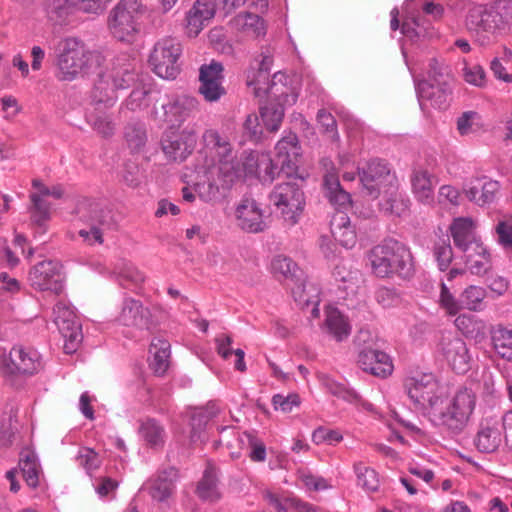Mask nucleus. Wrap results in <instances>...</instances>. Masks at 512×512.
Instances as JSON below:
<instances>
[{
  "label": "nucleus",
  "instance_id": "obj_1",
  "mask_svg": "<svg viewBox=\"0 0 512 512\" xmlns=\"http://www.w3.org/2000/svg\"><path fill=\"white\" fill-rule=\"evenodd\" d=\"M206 157L205 165L198 171L203 179L198 181L194 189L201 200L210 202L219 196L220 186L229 187L237 180V173L233 166V149L226 137L218 131L208 129L202 136Z\"/></svg>",
  "mask_w": 512,
  "mask_h": 512
},
{
  "label": "nucleus",
  "instance_id": "obj_2",
  "mask_svg": "<svg viewBox=\"0 0 512 512\" xmlns=\"http://www.w3.org/2000/svg\"><path fill=\"white\" fill-rule=\"evenodd\" d=\"M466 26L477 43L489 45L512 31V1L495 0L471 8L466 16Z\"/></svg>",
  "mask_w": 512,
  "mask_h": 512
},
{
  "label": "nucleus",
  "instance_id": "obj_3",
  "mask_svg": "<svg viewBox=\"0 0 512 512\" xmlns=\"http://www.w3.org/2000/svg\"><path fill=\"white\" fill-rule=\"evenodd\" d=\"M477 396L467 387L457 388L450 396L443 394V404L433 409L431 422L450 435L461 434L476 409Z\"/></svg>",
  "mask_w": 512,
  "mask_h": 512
},
{
  "label": "nucleus",
  "instance_id": "obj_4",
  "mask_svg": "<svg viewBox=\"0 0 512 512\" xmlns=\"http://www.w3.org/2000/svg\"><path fill=\"white\" fill-rule=\"evenodd\" d=\"M372 273L380 278L397 275L410 278L414 273L413 257L410 249L395 239L384 240L367 254Z\"/></svg>",
  "mask_w": 512,
  "mask_h": 512
},
{
  "label": "nucleus",
  "instance_id": "obj_5",
  "mask_svg": "<svg viewBox=\"0 0 512 512\" xmlns=\"http://www.w3.org/2000/svg\"><path fill=\"white\" fill-rule=\"evenodd\" d=\"M145 12L143 0H120L107 17L111 36L120 42L133 43L140 34V18Z\"/></svg>",
  "mask_w": 512,
  "mask_h": 512
},
{
  "label": "nucleus",
  "instance_id": "obj_6",
  "mask_svg": "<svg viewBox=\"0 0 512 512\" xmlns=\"http://www.w3.org/2000/svg\"><path fill=\"white\" fill-rule=\"evenodd\" d=\"M451 76L447 67L432 59L429 63L428 78L416 85L419 103L422 109L428 104L437 109L447 107L451 88Z\"/></svg>",
  "mask_w": 512,
  "mask_h": 512
},
{
  "label": "nucleus",
  "instance_id": "obj_7",
  "mask_svg": "<svg viewBox=\"0 0 512 512\" xmlns=\"http://www.w3.org/2000/svg\"><path fill=\"white\" fill-rule=\"evenodd\" d=\"M72 214L89 227V229L79 230V235L84 241L91 245L103 243V232L113 224L112 212L106 205L84 198L77 201Z\"/></svg>",
  "mask_w": 512,
  "mask_h": 512
},
{
  "label": "nucleus",
  "instance_id": "obj_8",
  "mask_svg": "<svg viewBox=\"0 0 512 512\" xmlns=\"http://www.w3.org/2000/svg\"><path fill=\"white\" fill-rule=\"evenodd\" d=\"M286 76L283 73H275L273 75L271 86L268 89L270 97H274L277 104H269L261 107L260 114L262 121L271 132L279 130L284 117V106H291L296 103L298 94L293 89L287 87L285 84H279Z\"/></svg>",
  "mask_w": 512,
  "mask_h": 512
},
{
  "label": "nucleus",
  "instance_id": "obj_9",
  "mask_svg": "<svg viewBox=\"0 0 512 512\" xmlns=\"http://www.w3.org/2000/svg\"><path fill=\"white\" fill-rule=\"evenodd\" d=\"M269 198L288 225L293 226L298 223L305 206V197L296 182L277 184Z\"/></svg>",
  "mask_w": 512,
  "mask_h": 512
},
{
  "label": "nucleus",
  "instance_id": "obj_10",
  "mask_svg": "<svg viewBox=\"0 0 512 512\" xmlns=\"http://www.w3.org/2000/svg\"><path fill=\"white\" fill-rule=\"evenodd\" d=\"M102 61L101 53L88 50L76 38H66V81L84 77L97 69Z\"/></svg>",
  "mask_w": 512,
  "mask_h": 512
},
{
  "label": "nucleus",
  "instance_id": "obj_11",
  "mask_svg": "<svg viewBox=\"0 0 512 512\" xmlns=\"http://www.w3.org/2000/svg\"><path fill=\"white\" fill-rule=\"evenodd\" d=\"M409 398L426 409L429 420L433 409L443 404L444 390L433 374H422L408 379L405 383Z\"/></svg>",
  "mask_w": 512,
  "mask_h": 512
},
{
  "label": "nucleus",
  "instance_id": "obj_12",
  "mask_svg": "<svg viewBox=\"0 0 512 512\" xmlns=\"http://www.w3.org/2000/svg\"><path fill=\"white\" fill-rule=\"evenodd\" d=\"M181 52V44L176 38H163L154 45L149 63L159 77L175 79L179 73L177 61Z\"/></svg>",
  "mask_w": 512,
  "mask_h": 512
},
{
  "label": "nucleus",
  "instance_id": "obj_13",
  "mask_svg": "<svg viewBox=\"0 0 512 512\" xmlns=\"http://www.w3.org/2000/svg\"><path fill=\"white\" fill-rule=\"evenodd\" d=\"M233 166L237 173V180L241 178L256 177L261 182H272L278 169L277 162L274 163L270 154L260 152H249L241 161H237L233 154Z\"/></svg>",
  "mask_w": 512,
  "mask_h": 512
},
{
  "label": "nucleus",
  "instance_id": "obj_14",
  "mask_svg": "<svg viewBox=\"0 0 512 512\" xmlns=\"http://www.w3.org/2000/svg\"><path fill=\"white\" fill-rule=\"evenodd\" d=\"M438 352L447 364L458 374L470 369L471 354L466 342L452 332L444 333L438 343Z\"/></svg>",
  "mask_w": 512,
  "mask_h": 512
},
{
  "label": "nucleus",
  "instance_id": "obj_15",
  "mask_svg": "<svg viewBox=\"0 0 512 512\" xmlns=\"http://www.w3.org/2000/svg\"><path fill=\"white\" fill-rule=\"evenodd\" d=\"M4 372L15 376H30L41 368L39 353L31 348L21 345L14 346L8 355L3 357Z\"/></svg>",
  "mask_w": 512,
  "mask_h": 512
},
{
  "label": "nucleus",
  "instance_id": "obj_16",
  "mask_svg": "<svg viewBox=\"0 0 512 512\" xmlns=\"http://www.w3.org/2000/svg\"><path fill=\"white\" fill-rule=\"evenodd\" d=\"M62 268L59 261H41L31 268L29 282L37 290L59 294L63 290Z\"/></svg>",
  "mask_w": 512,
  "mask_h": 512
},
{
  "label": "nucleus",
  "instance_id": "obj_17",
  "mask_svg": "<svg viewBox=\"0 0 512 512\" xmlns=\"http://www.w3.org/2000/svg\"><path fill=\"white\" fill-rule=\"evenodd\" d=\"M32 187L35 191L30 193L31 206L29 207V213L31 220L41 225L50 217L52 209L50 199H60L63 192L60 187H48L39 179L32 181Z\"/></svg>",
  "mask_w": 512,
  "mask_h": 512
},
{
  "label": "nucleus",
  "instance_id": "obj_18",
  "mask_svg": "<svg viewBox=\"0 0 512 512\" xmlns=\"http://www.w3.org/2000/svg\"><path fill=\"white\" fill-rule=\"evenodd\" d=\"M223 66L219 62L212 61L204 64L199 69V93L207 102H216L226 94L223 86Z\"/></svg>",
  "mask_w": 512,
  "mask_h": 512
},
{
  "label": "nucleus",
  "instance_id": "obj_19",
  "mask_svg": "<svg viewBox=\"0 0 512 512\" xmlns=\"http://www.w3.org/2000/svg\"><path fill=\"white\" fill-rule=\"evenodd\" d=\"M197 134L193 129L165 134L161 140L164 154L173 161H184L194 150Z\"/></svg>",
  "mask_w": 512,
  "mask_h": 512
},
{
  "label": "nucleus",
  "instance_id": "obj_20",
  "mask_svg": "<svg viewBox=\"0 0 512 512\" xmlns=\"http://www.w3.org/2000/svg\"><path fill=\"white\" fill-rule=\"evenodd\" d=\"M161 109L162 115L159 117L166 123L175 125L193 116L199 110V102L188 95L167 97L161 103Z\"/></svg>",
  "mask_w": 512,
  "mask_h": 512
},
{
  "label": "nucleus",
  "instance_id": "obj_21",
  "mask_svg": "<svg viewBox=\"0 0 512 512\" xmlns=\"http://www.w3.org/2000/svg\"><path fill=\"white\" fill-rule=\"evenodd\" d=\"M237 226L248 233H260L266 230L263 211L252 198H243L235 208Z\"/></svg>",
  "mask_w": 512,
  "mask_h": 512
},
{
  "label": "nucleus",
  "instance_id": "obj_22",
  "mask_svg": "<svg viewBox=\"0 0 512 512\" xmlns=\"http://www.w3.org/2000/svg\"><path fill=\"white\" fill-rule=\"evenodd\" d=\"M499 190L500 183L486 176L472 179L463 188L469 201L481 207L493 203Z\"/></svg>",
  "mask_w": 512,
  "mask_h": 512
},
{
  "label": "nucleus",
  "instance_id": "obj_23",
  "mask_svg": "<svg viewBox=\"0 0 512 512\" xmlns=\"http://www.w3.org/2000/svg\"><path fill=\"white\" fill-rule=\"evenodd\" d=\"M358 365L363 371L381 378L391 375L394 368L390 356L379 348L360 349Z\"/></svg>",
  "mask_w": 512,
  "mask_h": 512
},
{
  "label": "nucleus",
  "instance_id": "obj_24",
  "mask_svg": "<svg viewBox=\"0 0 512 512\" xmlns=\"http://www.w3.org/2000/svg\"><path fill=\"white\" fill-rule=\"evenodd\" d=\"M360 180L367 189L369 195H373L380 187L387 182H393L388 164L380 159H372L359 172Z\"/></svg>",
  "mask_w": 512,
  "mask_h": 512
},
{
  "label": "nucleus",
  "instance_id": "obj_25",
  "mask_svg": "<svg viewBox=\"0 0 512 512\" xmlns=\"http://www.w3.org/2000/svg\"><path fill=\"white\" fill-rule=\"evenodd\" d=\"M276 161L280 165V172L290 176L296 169V159L299 155L297 135L289 132L285 134L276 144Z\"/></svg>",
  "mask_w": 512,
  "mask_h": 512
},
{
  "label": "nucleus",
  "instance_id": "obj_26",
  "mask_svg": "<svg viewBox=\"0 0 512 512\" xmlns=\"http://www.w3.org/2000/svg\"><path fill=\"white\" fill-rule=\"evenodd\" d=\"M502 442L501 422L496 418H486L480 423L474 443L482 453H492Z\"/></svg>",
  "mask_w": 512,
  "mask_h": 512
},
{
  "label": "nucleus",
  "instance_id": "obj_27",
  "mask_svg": "<svg viewBox=\"0 0 512 512\" xmlns=\"http://www.w3.org/2000/svg\"><path fill=\"white\" fill-rule=\"evenodd\" d=\"M106 70L98 73L91 91V99L94 104V110H98L103 105L105 108L112 107L117 99V91L122 90L116 86L115 81L108 76Z\"/></svg>",
  "mask_w": 512,
  "mask_h": 512
},
{
  "label": "nucleus",
  "instance_id": "obj_28",
  "mask_svg": "<svg viewBox=\"0 0 512 512\" xmlns=\"http://www.w3.org/2000/svg\"><path fill=\"white\" fill-rule=\"evenodd\" d=\"M108 76L115 81L116 86L127 89L136 80V65L134 59L127 54H120L113 59L110 66L105 69Z\"/></svg>",
  "mask_w": 512,
  "mask_h": 512
},
{
  "label": "nucleus",
  "instance_id": "obj_29",
  "mask_svg": "<svg viewBox=\"0 0 512 512\" xmlns=\"http://www.w3.org/2000/svg\"><path fill=\"white\" fill-rule=\"evenodd\" d=\"M215 5L208 0H197L186 14V33L196 37L206 23L214 17Z\"/></svg>",
  "mask_w": 512,
  "mask_h": 512
},
{
  "label": "nucleus",
  "instance_id": "obj_30",
  "mask_svg": "<svg viewBox=\"0 0 512 512\" xmlns=\"http://www.w3.org/2000/svg\"><path fill=\"white\" fill-rule=\"evenodd\" d=\"M379 207L385 214L403 217L409 212L410 200L399 191L395 183L389 182L386 190L381 194Z\"/></svg>",
  "mask_w": 512,
  "mask_h": 512
},
{
  "label": "nucleus",
  "instance_id": "obj_31",
  "mask_svg": "<svg viewBox=\"0 0 512 512\" xmlns=\"http://www.w3.org/2000/svg\"><path fill=\"white\" fill-rule=\"evenodd\" d=\"M117 321L127 327L146 328L149 322V311L142 303L133 298H125Z\"/></svg>",
  "mask_w": 512,
  "mask_h": 512
},
{
  "label": "nucleus",
  "instance_id": "obj_32",
  "mask_svg": "<svg viewBox=\"0 0 512 512\" xmlns=\"http://www.w3.org/2000/svg\"><path fill=\"white\" fill-rule=\"evenodd\" d=\"M330 230L334 239L345 248L355 246L357 238L354 227L351 225L349 216L338 210L335 212L330 221Z\"/></svg>",
  "mask_w": 512,
  "mask_h": 512
},
{
  "label": "nucleus",
  "instance_id": "obj_33",
  "mask_svg": "<svg viewBox=\"0 0 512 512\" xmlns=\"http://www.w3.org/2000/svg\"><path fill=\"white\" fill-rule=\"evenodd\" d=\"M199 499L206 502H216L222 497L219 485L217 469L212 465H207L203 475L195 490Z\"/></svg>",
  "mask_w": 512,
  "mask_h": 512
},
{
  "label": "nucleus",
  "instance_id": "obj_34",
  "mask_svg": "<svg viewBox=\"0 0 512 512\" xmlns=\"http://www.w3.org/2000/svg\"><path fill=\"white\" fill-rule=\"evenodd\" d=\"M411 186L414 197L425 205L434 202V189L436 182L433 176L426 170H415L411 175Z\"/></svg>",
  "mask_w": 512,
  "mask_h": 512
},
{
  "label": "nucleus",
  "instance_id": "obj_35",
  "mask_svg": "<svg viewBox=\"0 0 512 512\" xmlns=\"http://www.w3.org/2000/svg\"><path fill=\"white\" fill-rule=\"evenodd\" d=\"M177 479L178 471L174 467L159 471L150 488L151 497L159 502L168 499L174 493Z\"/></svg>",
  "mask_w": 512,
  "mask_h": 512
},
{
  "label": "nucleus",
  "instance_id": "obj_36",
  "mask_svg": "<svg viewBox=\"0 0 512 512\" xmlns=\"http://www.w3.org/2000/svg\"><path fill=\"white\" fill-rule=\"evenodd\" d=\"M450 230L454 245L462 252L471 248L473 244L480 243L475 237L474 223L470 218L455 219Z\"/></svg>",
  "mask_w": 512,
  "mask_h": 512
},
{
  "label": "nucleus",
  "instance_id": "obj_37",
  "mask_svg": "<svg viewBox=\"0 0 512 512\" xmlns=\"http://www.w3.org/2000/svg\"><path fill=\"white\" fill-rule=\"evenodd\" d=\"M322 329L336 341H343L351 333V326L347 318L337 309L328 307Z\"/></svg>",
  "mask_w": 512,
  "mask_h": 512
},
{
  "label": "nucleus",
  "instance_id": "obj_38",
  "mask_svg": "<svg viewBox=\"0 0 512 512\" xmlns=\"http://www.w3.org/2000/svg\"><path fill=\"white\" fill-rule=\"evenodd\" d=\"M467 269L475 275H483L490 268V253L483 243L473 244L463 252Z\"/></svg>",
  "mask_w": 512,
  "mask_h": 512
},
{
  "label": "nucleus",
  "instance_id": "obj_39",
  "mask_svg": "<svg viewBox=\"0 0 512 512\" xmlns=\"http://www.w3.org/2000/svg\"><path fill=\"white\" fill-rule=\"evenodd\" d=\"M19 469L29 487L36 488L39 486L42 469L34 451L30 449H23L21 451Z\"/></svg>",
  "mask_w": 512,
  "mask_h": 512
},
{
  "label": "nucleus",
  "instance_id": "obj_40",
  "mask_svg": "<svg viewBox=\"0 0 512 512\" xmlns=\"http://www.w3.org/2000/svg\"><path fill=\"white\" fill-rule=\"evenodd\" d=\"M83 342L82 321L66 306V354L78 351Z\"/></svg>",
  "mask_w": 512,
  "mask_h": 512
},
{
  "label": "nucleus",
  "instance_id": "obj_41",
  "mask_svg": "<svg viewBox=\"0 0 512 512\" xmlns=\"http://www.w3.org/2000/svg\"><path fill=\"white\" fill-rule=\"evenodd\" d=\"M324 190L325 196L331 204L340 209L350 205V194L342 189L336 173L329 171L328 169L324 176Z\"/></svg>",
  "mask_w": 512,
  "mask_h": 512
},
{
  "label": "nucleus",
  "instance_id": "obj_42",
  "mask_svg": "<svg viewBox=\"0 0 512 512\" xmlns=\"http://www.w3.org/2000/svg\"><path fill=\"white\" fill-rule=\"evenodd\" d=\"M317 378L320 384L336 397L342 398L347 402L357 404L360 400L359 395L352 389L346 388L343 384L335 381L331 376L325 373H318ZM366 410H372V404L360 403Z\"/></svg>",
  "mask_w": 512,
  "mask_h": 512
},
{
  "label": "nucleus",
  "instance_id": "obj_43",
  "mask_svg": "<svg viewBox=\"0 0 512 512\" xmlns=\"http://www.w3.org/2000/svg\"><path fill=\"white\" fill-rule=\"evenodd\" d=\"M490 334L494 351L502 359L512 361V329L499 324L491 329Z\"/></svg>",
  "mask_w": 512,
  "mask_h": 512
},
{
  "label": "nucleus",
  "instance_id": "obj_44",
  "mask_svg": "<svg viewBox=\"0 0 512 512\" xmlns=\"http://www.w3.org/2000/svg\"><path fill=\"white\" fill-rule=\"evenodd\" d=\"M455 327L468 338L483 337L486 330V323L484 320L475 315L463 313L456 317L454 320Z\"/></svg>",
  "mask_w": 512,
  "mask_h": 512
},
{
  "label": "nucleus",
  "instance_id": "obj_45",
  "mask_svg": "<svg viewBox=\"0 0 512 512\" xmlns=\"http://www.w3.org/2000/svg\"><path fill=\"white\" fill-rule=\"evenodd\" d=\"M152 360L151 369L158 375H163L169 367L170 344L166 340H153L150 346Z\"/></svg>",
  "mask_w": 512,
  "mask_h": 512
},
{
  "label": "nucleus",
  "instance_id": "obj_46",
  "mask_svg": "<svg viewBox=\"0 0 512 512\" xmlns=\"http://www.w3.org/2000/svg\"><path fill=\"white\" fill-rule=\"evenodd\" d=\"M139 434L146 444L152 448L162 447L165 443V430L155 419L148 418L142 421Z\"/></svg>",
  "mask_w": 512,
  "mask_h": 512
},
{
  "label": "nucleus",
  "instance_id": "obj_47",
  "mask_svg": "<svg viewBox=\"0 0 512 512\" xmlns=\"http://www.w3.org/2000/svg\"><path fill=\"white\" fill-rule=\"evenodd\" d=\"M353 471L356 475L357 485L368 493L379 490L380 478L378 472L372 467L366 466L363 462H355Z\"/></svg>",
  "mask_w": 512,
  "mask_h": 512
},
{
  "label": "nucleus",
  "instance_id": "obj_48",
  "mask_svg": "<svg viewBox=\"0 0 512 512\" xmlns=\"http://www.w3.org/2000/svg\"><path fill=\"white\" fill-rule=\"evenodd\" d=\"M270 270L272 274L278 279H290L295 280V286L300 283H304L297 276L299 268L297 264L289 257L284 255L275 256L270 264Z\"/></svg>",
  "mask_w": 512,
  "mask_h": 512
},
{
  "label": "nucleus",
  "instance_id": "obj_49",
  "mask_svg": "<svg viewBox=\"0 0 512 512\" xmlns=\"http://www.w3.org/2000/svg\"><path fill=\"white\" fill-rule=\"evenodd\" d=\"M292 295L296 302L302 306L313 305L311 315L314 318H318L320 315L318 291L310 283H300L292 288Z\"/></svg>",
  "mask_w": 512,
  "mask_h": 512
},
{
  "label": "nucleus",
  "instance_id": "obj_50",
  "mask_svg": "<svg viewBox=\"0 0 512 512\" xmlns=\"http://www.w3.org/2000/svg\"><path fill=\"white\" fill-rule=\"evenodd\" d=\"M219 413V407L215 402H209L204 408L196 410L191 418V441L196 442L200 439V432L206 424Z\"/></svg>",
  "mask_w": 512,
  "mask_h": 512
},
{
  "label": "nucleus",
  "instance_id": "obj_51",
  "mask_svg": "<svg viewBox=\"0 0 512 512\" xmlns=\"http://www.w3.org/2000/svg\"><path fill=\"white\" fill-rule=\"evenodd\" d=\"M233 26L244 32L250 33L255 37L262 36L266 33L264 20L253 13H240L232 19Z\"/></svg>",
  "mask_w": 512,
  "mask_h": 512
},
{
  "label": "nucleus",
  "instance_id": "obj_52",
  "mask_svg": "<svg viewBox=\"0 0 512 512\" xmlns=\"http://www.w3.org/2000/svg\"><path fill=\"white\" fill-rule=\"evenodd\" d=\"M486 296V290L483 287L476 285L466 287L460 294L463 309L474 312L481 311Z\"/></svg>",
  "mask_w": 512,
  "mask_h": 512
},
{
  "label": "nucleus",
  "instance_id": "obj_53",
  "mask_svg": "<svg viewBox=\"0 0 512 512\" xmlns=\"http://www.w3.org/2000/svg\"><path fill=\"white\" fill-rule=\"evenodd\" d=\"M76 461L78 465L83 467L90 475L94 471L98 470L103 462L99 453L89 447H82L79 449Z\"/></svg>",
  "mask_w": 512,
  "mask_h": 512
},
{
  "label": "nucleus",
  "instance_id": "obj_54",
  "mask_svg": "<svg viewBox=\"0 0 512 512\" xmlns=\"http://www.w3.org/2000/svg\"><path fill=\"white\" fill-rule=\"evenodd\" d=\"M125 139L133 152L140 151L146 144L147 135L142 124H129L125 128Z\"/></svg>",
  "mask_w": 512,
  "mask_h": 512
},
{
  "label": "nucleus",
  "instance_id": "obj_55",
  "mask_svg": "<svg viewBox=\"0 0 512 512\" xmlns=\"http://www.w3.org/2000/svg\"><path fill=\"white\" fill-rule=\"evenodd\" d=\"M87 121L95 131L104 137L111 136L114 133V124L107 113L96 112V110L89 112Z\"/></svg>",
  "mask_w": 512,
  "mask_h": 512
},
{
  "label": "nucleus",
  "instance_id": "obj_56",
  "mask_svg": "<svg viewBox=\"0 0 512 512\" xmlns=\"http://www.w3.org/2000/svg\"><path fill=\"white\" fill-rule=\"evenodd\" d=\"M232 433H234L233 430H232ZM235 434L238 435V440L241 443H244V438L247 440L249 447H250L249 456L252 461H255V462L265 461L266 447L261 440H259L257 437H255L250 432H244L242 435H240L238 432H235Z\"/></svg>",
  "mask_w": 512,
  "mask_h": 512
},
{
  "label": "nucleus",
  "instance_id": "obj_57",
  "mask_svg": "<svg viewBox=\"0 0 512 512\" xmlns=\"http://www.w3.org/2000/svg\"><path fill=\"white\" fill-rule=\"evenodd\" d=\"M118 277L123 287L138 286L144 282L145 276L135 266L130 263H123L118 268Z\"/></svg>",
  "mask_w": 512,
  "mask_h": 512
},
{
  "label": "nucleus",
  "instance_id": "obj_58",
  "mask_svg": "<svg viewBox=\"0 0 512 512\" xmlns=\"http://www.w3.org/2000/svg\"><path fill=\"white\" fill-rule=\"evenodd\" d=\"M439 305L449 316H455L463 309L461 299L459 298V300H457L443 282L441 283Z\"/></svg>",
  "mask_w": 512,
  "mask_h": 512
},
{
  "label": "nucleus",
  "instance_id": "obj_59",
  "mask_svg": "<svg viewBox=\"0 0 512 512\" xmlns=\"http://www.w3.org/2000/svg\"><path fill=\"white\" fill-rule=\"evenodd\" d=\"M434 257L441 271H445L450 266L453 259V251L450 243L441 240L434 245Z\"/></svg>",
  "mask_w": 512,
  "mask_h": 512
},
{
  "label": "nucleus",
  "instance_id": "obj_60",
  "mask_svg": "<svg viewBox=\"0 0 512 512\" xmlns=\"http://www.w3.org/2000/svg\"><path fill=\"white\" fill-rule=\"evenodd\" d=\"M480 116L475 111H466L457 119V130L460 135H469L476 131Z\"/></svg>",
  "mask_w": 512,
  "mask_h": 512
},
{
  "label": "nucleus",
  "instance_id": "obj_61",
  "mask_svg": "<svg viewBox=\"0 0 512 512\" xmlns=\"http://www.w3.org/2000/svg\"><path fill=\"white\" fill-rule=\"evenodd\" d=\"M317 122L323 129V132L328 134L332 140L339 139L337 123L331 113L327 112L325 109H320L317 113Z\"/></svg>",
  "mask_w": 512,
  "mask_h": 512
},
{
  "label": "nucleus",
  "instance_id": "obj_62",
  "mask_svg": "<svg viewBox=\"0 0 512 512\" xmlns=\"http://www.w3.org/2000/svg\"><path fill=\"white\" fill-rule=\"evenodd\" d=\"M298 479L308 490L322 491L331 488V485L325 478L313 475L310 472L300 471L298 473Z\"/></svg>",
  "mask_w": 512,
  "mask_h": 512
},
{
  "label": "nucleus",
  "instance_id": "obj_63",
  "mask_svg": "<svg viewBox=\"0 0 512 512\" xmlns=\"http://www.w3.org/2000/svg\"><path fill=\"white\" fill-rule=\"evenodd\" d=\"M343 436L337 430L327 429L324 427H319L314 430L312 434V440L315 444H329L334 445L342 441Z\"/></svg>",
  "mask_w": 512,
  "mask_h": 512
},
{
  "label": "nucleus",
  "instance_id": "obj_64",
  "mask_svg": "<svg viewBox=\"0 0 512 512\" xmlns=\"http://www.w3.org/2000/svg\"><path fill=\"white\" fill-rule=\"evenodd\" d=\"M495 231L498 242L505 248H512V217L499 221Z\"/></svg>",
  "mask_w": 512,
  "mask_h": 512
}]
</instances>
